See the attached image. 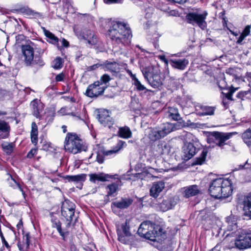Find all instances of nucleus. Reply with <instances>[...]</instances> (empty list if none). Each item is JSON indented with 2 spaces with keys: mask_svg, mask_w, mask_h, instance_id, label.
<instances>
[{
  "mask_svg": "<svg viewBox=\"0 0 251 251\" xmlns=\"http://www.w3.org/2000/svg\"><path fill=\"white\" fill-rule=\"evenodd\" d=\"M110 39L118 44L126 45L130 43L132 36L130 27L125 23L115 22L108 30Z\"/></svg>",
  "mask_w": 251,
  "mask_h": 251,
  "instance_id": "1",
  "label": "nucleus"
},
{
  "mask_svg": "<svg viewBox=\"0 0 251 251\" xmlns=\"http://www.w3.org/2000/svg\"><path fill=\"white\" fill-rule=\"evenodd\" d=\"M209 193L216 199L228 197L232 193L231 181L223 177L213 180L209 185Z\"/></svg>",
  "mask_w": 251,
  "mask_h": 251,
  "instance_id": "2",
  "label": "nucleus"
},
{
  "mask_svg": "<svg viewBox=\"0 0 251 251\" xmlns=\"http://www.w3.org/2000/svg\"><path fill=\"white\" fill-rule=\"evenodd\" d=\"M181 123H171L166 122L160 126L150 129L148 138L151 141H156L164 138L171 132L179 129L182 127Z\"/></svg>",
  "mask_w": 251,
  "mask_h": 251,
  "instance_id": "3",
  "label": "nucleus"
},
{
  "mask_svg": "<svg viewBox=\"0 0 251 251\" xmlns=\"http://www.w3.org/2000/svg\"><path fill=\"white\" fill-rule=\"evenodd\" d=\"M140 69L145 79L151 87L158 88L162 85L163 79L160 75V70L158 66H141Z\"/></svg>",
  "mask_w": 251,
  "mask_h": 251,
  "instance_id": "4",
  "label": "nucleus"
},
{
  "mask_svg": "<svg viewBox=\"0 0 251 251\" xmlns=\"http://www.w3.org/2000/svg\"><path fill=\"white\" fill-rule=\"evenodd\" d=\"M208 15L206 11L197 10L189 12L186 16L188 23L193 25H197L201 29L204 30L207 27L205 21Z\"/></svg>",
  "mask_w": 251,
  "mask_h": 251,
  "instance_id": "5",
  "label": "nucleus"
},
{
  "mask_svg": "<svg viewBox=\"0 0 251 251\" xmlns=\"http://www.w3.org/2000/svg\"><path fill=\"white\" fill-rule=\"evenodd\" d=\"M82 147V141L75 134H67L64 141V149L66 151L76 154L81 151Z\"/></svg>",
  "mask_w": 251,
  "mask_h": 251,
  "instance_id": "6",
  "label": "nucleus"
},
{
  "mask_svg": "<svg viewBox=\"0 0 251 251\" xmlns=\"http://www.w3.org/2000/svg\"><path fill=\"white\" fill-rule=\"evenodd\" d=\"M236 237L233 243H231L229 248L234 246L239 250H244L251 247V232L245 230L238 231L236 234Z\"/></svg>",
  "mask_w": 251,
  "mask_h": 251,
  "instance_id": "7",
  "label": "nucleus"
},
{
  "mask_svg": "<svg viewBox=\"0 0 251 251\" xmlns=\"http://www.w3.org/2000/svg\"><path fill=\"white\" fill-rule=\"evenodd\" d=\"M129 220L126 219L125 222L121 226H117L118 240L123 244H129L132 242L133 239V236L129 231Z\"/></svg>",
  "mask_w": 251,
  "mask_h": 251,
  "instance_id": "8",
  "label": "nucleus"
},
{
  "mask_svg": "<svg viewBox=\"0 0 251 251\" xmlns=\"http://www.w3.org/2000/svg\"><path fill=\"white\" fill-rule=\"evenodd\" d=\"M23 56L24 58V61L27 65H30L32 61L35 62L36 64H38L40 66L43 65V62L40 58H38L36 60V57L34 58V50L32 46L30 45H23L21 47Z\"/></svg>",
  "mask_w": 251,
  "mask_h": 251,
  "instance_id": "9",
  "label": "nucleus"
},
{
  "mask_svg": "<svg viewBox=\"0 0 251 251\" xmlns=\"http://www.w3.org/2000/svg\"><path fill=\"white\" fill-rule=\"evenodd\" d=\"M149 240L152 241L161 242L167 237L165 228L162 226L152 224Z\"/></svg>",
  "mask_w": 251,
  "mask_h": 251,
  "instance_id": "10",
  "label": "nucleus"
},
{
  "mask_svg": "<svg viewBox=\"0 0 251 251\" xmlns=\"http://www.w3.org/2000/svg\"><path fill=\"white\" fill-rule=\"evenodd\" d=\"M75 205L74 203L69 201H65L61 208V214L68 222L67 226H70L75 216Z\"/></svg>",
  "mask_w": 251,
  "mask_h": 251,
  "instance_id": "11",
  "label": "nucleus"
},
{
  "mask_svg": "<svg viewBox=\"0 0 251 251\" xmlns=\"http://www.w3.org/2000/svg\"><path fill=\"white\" fill-rule=\"evenodd\" d=\"M238 89V88H235L234 87L230 88L228 92L225 94V97L228 100L239 102L251 99V92L250 90L239 92L235 95V97H233L234 93Z\"/></svg>",
  "mask_w": 251,
  "mask_h": 251,
  "instance_id": "12",
  "label": "nucleus"
},
{
  "mask_svg": "<svg viewBox=\"0 0 251 251\" xmlns=\"http://www.w3.org/2000/svg\"><path fill=\"white\" fill-rule=\"evenodd\" d=\"M101 85L102 82L101 81H95L88 86L85 95L90 98H97L102 95L107 87Z\"/></svg>",
  "mask_w": 251,
  "mask_h": 251,
  "instance_id": "13",
  "label": "nucleus"
},
{
  "mask_svg": "<svg viewBox=\"0 0 251 251\" xmlns=\"http://www.w3.org/2000/svg\"><path fill=\"white\" fill-rule=\"evenodd\" d=\"M98 118L99 122L103 126L107 127L111 130L116 129L113 126L114 125L113 119L110 116L109 111L107 110L102 109L99 111Z\"/></svg>",
  "mask_w": 251,
  "mask_h": 251,
  "instance_id": "14",
  "label": "nucleus"
},
{
  "mask_svg": "<svg viewBox=\"0 0 251 251\" xmlns=\"http://www.w3.org/2000/svg\"><path fill=\"white\" fill-rule=\"evenodd\" d=\"M234 133H225L218 131H214L212 135L214 137V142L219 147H223L226 144V142L229 139Z\"/></svg>",
  "mask_w": 251,
  "mask_h": 251,
  "instance_id": "15",
  "label": "nucleus"
},
{
  "mask_svg": "<svg viewBox=\"0 0 251 251\" xmlns=\"http://www.w3.org/2000/svg\"><path fill=\"white\" fill-rule=\"evenodd\" d=\"M151 226H152V223L150 221H147L142 223L138 230L139 235L149 240L151 232Z\"/></svg>",
  "mask_w": 251,
  "mask_h": 251,
  "instance_id": "16",
  "label": "nucleus"
},
{
  "mask_svg": "<svg viewBox=\"0 0 251 251\" xmlns=\"http://www.w3.org/2000/svg\"><path fill=\"white\" fill-rule=\"evenodd\" d=\"M171 66L176 69L184 70L189 64L186 58H172L169 60Z\"/></svg>",
  "mask_w": 251,
  "mask_h": 251,
  "instance_id": "17",
  "label": "nucleus"
},
{
  "mask_svg": "<svg viewBox=\"0 0 251 251\" xmlns=\"http://www.w3.org/2000/svg\"><path fill=\"white\" fill-rule=\"evenodd\" d=\"M183 157L185 160H189L193 157L197 152V149L191 143L185 144L183 147Z\"/></svg>",
  "mask_w": 251,
  "mask_h": 251,
  "instance_id": "18",
  "label": "nucleus"
},
{
  "mask_svg": "<svg viewBox=\"0 0 251 251\" xmlns=\"http://www.w3.org/2000/svg\"><path fill=\"white\" fill-rule=\"evenodd\" d=\"M33 115L37 118L40 119V113L43 111L44 107L43 104L37 99H35L30 103Z\"/></svg>",
  "mask_w": 251,
  "mask_h": 251,
  "instance_id": "19",
  "label": "nucleus"
},
{
  "mask_svg": "<svg viewBox=\"0 0 251 251\" xmlns=\"http://www.w3.org/2000/svg\"><path fill=\"white\" fill-rule=\"evenodd\" d=\"M165 187V183L162 181L155 182L150 189V195L153 198H157Z\"/></svg>",
  "mask_w": 251,
  "mask_h": 251,
  "instance_id": "20",
  "label": "nucleus"
},
{
  "mask_svg": "<svg viewBox=\"0 0 251 251\" xmlns=\"http://www.w3.org/2000/svg\"><path fill=\"white\" fill-rule=\"evenodd\" d=\"M178 200L177 197L169 198L162 201L161 203V208L163 211L172 209L176 204Z\"/></svg>",
  "mask_w": 251,
  "mask_h": 251,
  "instance_id": "21",
  "label": "nucleus"
},
{
  "mask_svg": "<svg viewBox=\"0 0 251 251\" xmlns=\"http://www.w3.org/2000/svg\"><path fill=\"white\" fill-rule=\"evenodd\" d=\"M183 196L186 198L194 196L200 192L198 186L196 185L185 187L182 189Z\"/></svg>",
  "mask_w": 251,
  "mask_h": 251,
  "instance_id": "22",
  "label": "nucleus"
},
{
  "mask_svg": "<svg viewBox=\"0 0 251 251\" xmlns=\"http://www.w3.org/2000/svg\"><path fill=\"white\" fill-rule=\"evenodd\" d=\"M89 176L90 181L93 183H95L96 181H105L108 179L112 178L111 176L102 173L90 174L89 175Z\"/></svg>",
  "mask_w": 251,
  "mask_h": 251,
  "instance_id": "23",
  "label": "nucleus"
},
{
  "mask_svg": "<svg viewBox=\"0 0 251 251\" xmlns=\"http://www.w3.org/2000/svg\"><path fill=\"white\" fill-rule=\"evenodd\" d=\"M131 199H122L120 201H114L112 203V207L115 206L119 209H125L128 207L132 203Z\"/></svg>",
  "mask_w": 251,
  "mask_h": 251,
  "instance_id": "24",
  "label": "nucleus"
},
{
  "mask_svg": "<svg viewBox=\"0 0 251 251\" xmlns=\"http://www.w3.org/2000/svg\"><path fill=\"white\" fill-rule=\"evenodd\" d=\"M245 215L251 219V193L245 198L243 202Z\"/></svg>",
  "mask_w": 251,
  "mask_h": 251,
  "instance_id": "25",
  "label": "nucleus"
},
{
  "mask_svg": "<svg viewBox=\"0 0 251 251\" xmlns=\"http://www.w3.org/2000/svg\"><path fill=\"white\" fill-rule=\"evenodd\" d=\"M82 37L84 40L87 41L89 45H94L97 43V39L93 31L89 30H86L83 32Z\"/></svg>",
  "mask_w": 251,
  "mask_h": 251,
  "instance_id": "26",
  "label": "nucleus"
},
{
  "mask_svg": "<svg viewBox=\"0 0 251 251\" xmlns=\"http://www.w3.org/2000/svg\"><path fill=\"white\" fill-rule=\"evenodd\" d=\"M10 127L8 123L0 120V132L3 134L0 135V138L4 139L8 137Z\"/></svg>",
  "mask_w": 251,
  "mask_h": 251,
  "instance_id": "27",
  "label": "nucleus"
},
{
  "mask_svg": "<svg viewBox=\"0 0 251 251\" xmlns=\"http://www.w3.org/2000/svg\"><path fill=\"white\" fill-rule=\"evenodd\" d=\"M118 136L122 138L128 139L132 136V132L127 126L120 127L118 132Z\"/></svg>",
  "mask_w": 251,
  "mask_h": 251,
  "instance_id": "28",
  "label": "nucleus"
},
{
  "mask_svg": "<svg viewBox=\"0 0 251 251\" xmlns=\"http://www.w3.org/2000/svg\"><path fill=\"white\" fill-rule=\"evenodd\" d=\"M168 117L174 121H178L181 119L180 115L177 108L169 107L167 110Z\"/></svg>",
  "mask_w": 251,
  "mask_h": 251,
  "instance_id": "29",
  "label": "nucleus"
},
{
  "mask_svg": "<svg viewBox=\"0 0 251 251\" xmlns=\"http://www.w3.org/2000/svg\"><path fill=\"white\" fill-rule=\"evenodd\" d=\"M201 111L198 112V115L200 116L212 115L214 113L215 108L208 106H201Z\"/></svg>",
  "mask_w": 251,
  "mask_h": 251,
  "instance_id": "30",
  "label": "nucleus"
},
{
  "mask_svg": "<svg viewBox=\"0 0 251 251\" xmlns=\"http://www.w3.org/2000/svg\"><path fill=\"white\" fill-rule=\"evenodd\" d=\"M105 70L111 73H117L119 72V65L116 62H108L105 64Z\"/></svg>",
  "mask_w": 251,
  "mask_h": 251,
  "instance_id": "31",
  "label": "nucleus"
},
{
  "mask_svg": "<svg viewBox=\"0 0 251 251\" xmlns=\"http://www.w3.org/2000/svg\"><path fill=\"white\" fill-rule=\"evenodd\" d=\"M30 236L29 233H26L24 236L23 239V245L18 244V247L20 250H22L23 249L27 250L30 245Z\"/></svg>",
  "mask_w": 251,
  "mask_h": 251,
  "instance_id": "32",
  "label": "nucleus"
},
{
  "mask_svg": "<svg viewBox=\"0 0 251 251\" xmlns=\"http://www.w3.org/2000/svg\"><path fill=\"white\" fill-rule=\"evenodd\" d=\"M31 141L33 144L36 145L38 142L37 127L35 123H32V130L30 132Z\"/></svg>",
  "mask_w": 251,
  "mask_h": 251,
  "instance_id": "33",
  "label": "nucleus"
},
{
  "mask_svg": "<svg viewBox=\"0 0 251 251\" xmlns=\"http://www.w3.org/2000/svg\"><path fill=\"white\" fill-rule=\"evenodd\" d=\"M226 223L227 224V230L232 231L237 228V224L232 217H228L226 218Z\"/></svg>",
  "mask_w": 251,
  "mask_h": 251,
  "instance_id": "34",
  "label": "nucleus"
},
{
  "mask_svg": "<svg viewBox=\"0 0 251 251\" xmlns=\"http://www.w3.org/2000/svg\"><path fill=\"white\" fill-rule=\"evenodd\" d=\"M242 138L244 143L251 148V130L248 129L242 134Z\"/></svg>",
  "mask_w": 251,
  "mask_h": 251,
  "instance_id": "35",
  "label": "nucleus"
},
{
  "mask_svg": "<svg viewBox=\"0 0 251 251\" xmlns=\"http://www.w3.org/2000/svg\"><path fill=\"white\" fill-rule=\"evenodd\" d=\"M219 87L221 89L228 90V92L230 88H232V86H230L228 85L227 83L225 77H221L219 79L217 82Z\"/></svg>",
  "mask_w": 251,
  "mask_h": 251,
  "instance_id": "36",
  "label": "nucleus"
},
{
  "mask_svg": "<svg viewBox=\"0 0 251 251\" xmlns=\"http://www.w3.org/2000/svg\"><path fill=\"white\" fill-rule=\"evenodd\" d=\"M86 175L80 174L75 176H67L66 178L69 181L78 182L84 181Z\"/></svg>",
  "mask_w": 251,
  "mask_h": 251,
  "instance_id": "37",
  "label": "nucleus"
},
{
  "mask_svg": "<svg viewBox=\"0 0 251 251\" xmlns=\"http://www.w3.org/2000/svg\"><path fill=\"white\" fill-rule=\"evenodd\" d=\"M52 226L56 228L59 233L60 235L63 238L65 236L66 233L62 231L61 229V224L59 220L57 219L52 220Z\"/></svg>",
  "mask_w": 251,
  "mask_h": 251,
  "instance_id": "38",
  "label": "nucleus"
},
{
  "mask_svg": "<svg viewBox=\"0 0 251 251\" xmlns=\"http://www.w3.org/2000/svg\"><path fill=\"white\" fill-rule=\"evenodd\" d=\"M124 144H125V142L123 141H119L115 147H114L112 150L108 151H106V155H110L113 153H117L119 151H120L123 147Z\"/></svg>",
  "mask_w": 251,
  "mask_h": 251,
  "instance_id": "39",
  "label": "nucleus"
},
{
  "mask_svg": "<svg viewBox=\"0 0 251 251\" xmlns=\"http://www.w3.org/2000/svg\"><path fill=\"white\" fill-rule=\"evenodd\" d=\"M118 188V185L116 183H112L108 185L106 187V190L107 191V195L108 196H111L113 194L116 192Z\"/></svg>",
  "mask_w": 251,
  "mask_h": 251,
  "instance_id": "40",
  "label": "nucleus"
},
{
  "mask_svg": "<svg viewBox=\"0 0 251 251\" xmlns=\"http://www.w3.org/2000/svg\"><path fill=\"white\" fill-rule=\"evenodd\" d=\"M9 184L11 187L14 189L19 188L20 190L24 194L23 190L20 184L10 175L9 177L7 179Z\"/></svg>",
  "mask_w": 251,
  "mask_h": 251,
  "instance_id": "41",
  "label": "nucleus"
},
{
  "mask_svg": "<svg viewBox=\"0 0 251 251\" xmlns=\"http://www.w3.org/2000/svg\"><path fill=\"white\" fill-rule=\"evenodd\" d=\"M207 151L205 150H203L201 153V156L198 158H197L195 161V164L196 165H201L205 161L206 156L207 155Z\"/></svg>",
  "mask_w": 251,
  "mask_h": 251,
  "instance_id": "42",
  "label": "nucleus"
},
{
  "mask_svg": "<svg viewBox=\"0 0 251 251\" xmlns=\"http://www.w3.org/2000/svg\"><path fill=\"white\" fill-rule=\"evenodd\" d=\"M133 80L134 81V84L136 87V88L139 91H144L146 89V87L142 85L138 79L136 77L135 75H132Z\"/></svg>",
  "mask_w": 251,
  "mask_h": 251,
  "instance_id": "43",
  "label": "nucleus"
},
{
  "mask_svg": "<svg viewBox=\"0 0 251 251\" xmlns=\"http://www.w3.org/2000/svg\"><path fill=\"white\" fill-rule=\"evenodd\" d=\"M2 148L3 150L8 154L12 152L14 147V145L12 143H9L8 142H4L1 145Z\"/></svg>",
  "mask_w": 251,
  "mask_h": 251,
  "instance_id": "44",
  "label": "nucleus"
},
{
  "mask_svg": "<svg viewBox=\"0 0 251 251\" xmlns=\"http://www.w3.org/2000/svg\"><path fill=\"white\" fill-rule=\"evenodd\" d=\"M62 67V59L60 57L56 58L54 61L53 68L58 69Z\"/></svg>",
  "mask_w": 251,
  "mask_h": 251,
  "instance_id": "45",
  "label": "nucleus"
},
{
  "mask_svg": "<svg viewBox=\"0 0 251 251\" xmlns=\"http://www.w3.org/2000/svg\"><path fill=\"white\" fill-rule=\"evenodd\" d=\"M45 35L47 37L49 38V39L52 40V41L54 42H58V38L55 36V35L52 34L51 32H50L49 31L46 30L45 31Z\"/></svg>",
  "mask_w": 251,
  "mask_h": 251,
  "instance_id": "46",
  "label": "nucleus"
},
{
  "mask_svg": "<svg viewBox=\"0 0 251 251\" xmlns=\"http://www.w3.org/2000/svg\"><path fill=\"white\" fill-rule=\"evenodd\" d=\"M111 80V78L110 76L107 74L103 75L100 78V81L102 82V85L103 84H106Z\"/></svg>",
  "mask_w": 251,
  "mask_h": 251,
  "instance_id": "47",
  "label": "nucleus"
},
{
  "mask_svg": "<svg viewBox=\"0 0 251 251\" xmlns=\"http://www.w3.org/2000/svg\"><path fill=\"white\" fill-rule=\"evenodd\" d=\"M251 26L250 25H247L244 29L243 30L242 34L245 35V36H248L250 33Z\"/></svg>",
  "mask_w": 251,
  "mask_h": 251,
  "instance_id": "48",
  "label": "nucleus"
},
{
  "mask_svg": "<svg viewBox=\"0 0 251 251\" xmlns=\"http://www.w3.org/2000/svg\"><path fill=\"white\" fill-rule=\"evenodd\" d=\"M124 0H103L104 2L107 4L112 3H121Z\"/></svg>",
  "mask_w": 251,
  "mask_h": 251,
  "instance_id": "49",
  "label": "nucleus"
},
{
  "mask_svg": "<svg viewBox=\"0 0 251 251\" xmlns=\"http://www.w3.org/2000/svg\"><path fill=\"white\" fill-rule=\"evenodd\" d=\"M37 149H32L27 153V157L28 158H31L37 152Z\"/></svg>",
  "mask_w": 251,
  "mask_h": 251,
  "instance_id": "50",
  "label": "nucleus"
},
{
  "mask_svg": "<svg viewBox=\"0 0 251 251\" xmlns=\"http://www.w3.org/2000/svg\"><path fill=\"white\" fill-rule=\"evenodd\" d=\"M64 75L63 73L58 74L55 77L56 81H61L63 80Z\"/></svg>",
  "mask_w": 251,
  "mask_h": 251,
  "instance_id": "51",
  "label": "nucleus"
},
{
  "mask_svg": "<svg viewBox=\"0 0 251 251\" xmlns=\"http://www.w3.org/2000/svg\"><path fill=\"white\" fill-rule=\"evenodd\" d=\"M246 37V36H245V35H244L243 34H242L241 33L240 37L238 38V39L237 40L236 43L238 44L242 45V42L244 40V39Z\"/></svg>",
  "mask_w": 251,
  "mask_h": 251,
  "instance_id": "52",
  "label": "nucleus"
},
{
  "mask_svg": "<svg viewBox=\"0 0 251 251\" xmlns=\"http://www.w3.org/2000/svg\"><path fill=\"white\" fill-rule=\"evenodd\" d=\"M96 160L99 163H102L103 162L104 157L102 155L98 154L97 156Z\"/></svg>",
  "mask_w": 251,
  "mask_h": 251,
  "instance_id": "53",
  "label": "nucleus"
},
{
  "mask_svg": "<svg viewBox=\"0 0 251 251\" xmlns=\"http://www.w3.org/2000/svg\"><path fill=\"white\" fill-rule=\"evenodd\" d=\"M0 237H1V240L3 242V243L4 244L5 246L7 248H9V245L8 244V243L6 241V240H5L4 239V237L3 235V234H2V233L1 232L0 233Z\"/></svg>",
  "mask_w": 251,
  "mask_h": 251,
  "instance_id": "54",
  "label": "nucleus"
},
{
  "mask_svg": "<svg viewBox=\"0 0 251 251\" xmlns=\"http://www.w3.org/2000/svg\"><path fill=\"white\" fill-rule=\"evenodd\" d=\"M159 58L162 61L164 62L166 64H168V60L166 58V57L164 55H159Z\"/></svg>",
  "mask_w": 251,
  "mask_h": 251,
  "instance_id": "55",
  "label": "nucleus"
},
{
  "mask_svg": "<svg viewBox=\"0 0 251 251\" xmlns=\"http://www.w3.org/2000/svg\"><path fill=\"white\" fill-rule=\"evenodd\" d=\"M62 43L63 46L65 47H68L69 45V42L65 39H63Z\"/></svg>",
  "mask_w": 251,
  "mask_h": 251,
  "instance_id": "56",
  "label": "nucleus"
},
{
  "mask_svg": "<svg viewBox=\"0 0 251 251\" xmlns=\"http://www.w3.org/2000/svg\"><path fill=\"white\" fill-rule=\"evenodd\" d=\"M168 1H174L175 2L178 3H183L186 1L187 0H168Z\"/></svg>",
  "mask_w": 251,
  "mask_h": 251,
  "instance_id": "57",
  "label": "nucleus"
},
{
  "mask_svg": "<svg viewBox=\"0 0 251 251\" xmlns=\"http://www.w3.org/2000/svg\"><path fill=\"white\" fill-rule=\"evenodd\" d=\"M66 108H62L60 111H59V112L61 114H62L63 115H67V114H68L69 115V113H68L67 112H66Z\"/></svg>",
  "mask_w": 251,
  "mask_h": 251,
  "instance_id": "58",
  "label": "nucleus"
},
{
  "mask_svg": "<svg viewBox=\"0 0 251 251\" xmlns=\"http://www.w3.org/2000/svg\"><path fill=\"white\" fill-rule=\"evenodd\" d=\"M99 67V64H94L91 66L90 67V70H95L96 69H97V68H98Z\"/></svg>",
  "mask_w": 251,
  "mask_h": 251,
  "instance_id": "59",
  "label": "nucleus"
},
{
  "mask_svg": "<svg viewBox=\"0 0 251 251\" xmlns=\"http://www.w3.org/2000/svg\"><path fill=\"white\" fill-rule=\"evenodd\" d=\"M83 251H94L88 247H84L82 249Z\"/></svg>",
  "mask_w": 251,
  "mask_h": 251,
  "instance_id": "60",
  "label": "nucleus"
},
{
  "mask_svg": "<svg viewBox=\"0 0 251 251\" xmlns=\"http://www.w3.org/2000/svg\"><path fill=\"white\" fill-rule=\"evenodd\" d=\"M233 71H234V70H233V69H228V70L226 71V74H228L231 75V74H232V72H233Z\"/></svg>",
  "mask_w": 251,
  "mask_h": 251,
  "instance_id": "61",
  "label": "nucleus"
},
{
  "mask_svg": "<svg viewBox=\"0 0 251 251\" xmlns=\"http://www.w3.org/2000/svg\"><path fill=\"white\" fill-rule=\"evenodd\" d=\"M205 213V212L204 211H201L200 212V215L198 216V218L201 219L202 218V215Z\"/></svg>",
  "mask_w": 251,
  "mask_h": 251,
  "instance_id": "62",
  "label": "nucleus"
},
{
  "mask_svg": "<svg viewBox=\"0 0 251 251\" xmlns=\"http://www.w3.org/2000/svg\"><path fill=\"white\" fill-rule=\"evenodd\" d=\"M62 129L64 133H65L67 131V126H62Z\"/></svg>",
  "mask_w": 251,
  "mask_h": 251,
  "instance_id": "63",
  "label": "nucleus"
},
{
  "mask_svg": "<svg viewBox=\"0 0 251 251\" xmlns=\"http://www.w3.org/2000/svg\"><path fill=\"white\" fill-rule=\"evenodd\" d=\"M6 114H7L6 112L0 110V116H3V115H6Z\"/></svg>",
  "mask_w": 251,
  "mask_h": 251,
  "instance_id": "64",
  "label": "nucleus"
}]
</instances>
